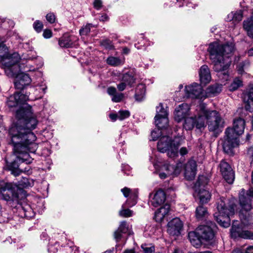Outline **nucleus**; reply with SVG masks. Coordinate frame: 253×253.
Instances as JSON below:
<instances>
[{"instance_id": "nucleus-1", "label": "nucleus", "mask_w": 253, "mask_h": 253, "mask_svg": "<svg viewBox=\"0 0 253 253\" xmlns=\"http://www.w3.org/2000/svg\"><path fill=\"white\" fill-rule=\"evenodd\" d=\"M28 100L29 94L19 92L10 96L6 101L9 108L20 107L16 112V121L8 130V144L12 146L19 161L27 164L33 161L29 152L34 153L38 147L35 142L37 137L32 131L36 128L38 121L33 116L31 107L25 103Z\"/></svg>"}, {"instance_id": "nucleus-2", "label": "nucleus", "mask_w": 253, "mask_h": 253, "mask_svg": "<svg viewBox=\"0 0 253 253\" xmlns=\"http://www.w3.org/2000/svg\"><path fill=\"white\" fill-rule=\"evenodd\" d=\"M234 50V44L232 43L222 44L214 42L209 44L208 51L215 71H225L228 68L230 65L229 55Z\"/></svg>"}, {"instance_id": "nucleus-3", "label": "nucleus", "mask_w": 253, "mask_h": 253, "mask_svg": "<svg viewBox=\"0 0 253 253\" xmlns=\"http://www.w3.org/2000/svg\"><path fill=\"white\" fill-rule=\"evenodd\" d=\"M245 127V120L239 118L234 121L233 128L228 127L226 129L223 144V148L226 153L233 154V149L239 144L238 135L243 133Z\"/></svg>"}, {"instance_id": "nucleus-4", "label": "nucleus", "mask_w": 253, "mask_h": 253, "mask_svg": "<svg viewBox=\"0 0 253 253\" xmlns=\"http://www.w3.org/2000/svg\"><path fill=\"white\" fill-rule=\"evenodd\" d=\"M34 185L32 180L23 178L18 184L0 181V197L6 201H16L18 200V192L22 188L32 187Z\"/></svg>"}, {"instance_id": "nucleus-5", "label": "nucleus", "mask_w": 253, "mask_h": 253, "mask_svg": "<svg viewBox=\"0 0 253 253\" xmlns=\"http://www.w3.org/2000/svg\"><path fill=\"white\" fill-rule=\"evenodd\" d=\"M236 206L232 201L228 202L224 198L220 199L217 203L218 212L214 214V217L220 225L228 227L230 224V217L235 213Z\"/></svg>"}, {"instance_id": "nucleus-6", "label": "nucleus", "mask_w": 253, "mask_h": 253, "mask_svg": "<svg viewBox=\"0 0 253 253\" xmlns=\"http://www.w3.org/2000/svg\"><path fill=\"white\" fill-rule=\"evenodd\" d=\"M199 109L201 110V114L205 122L207 120L208 128L210 131H217L223 126V121L217 111L209 110L204 103L200 104Z\"/></svg>"}, {"instance_id": "nucleus-7", "label": "nucleus", "mask_w": 253, "mask_h": 253, "mask_svg": "<svg viewBox=\"0 0 253 253\" xmlns=\"http://www.w3.org/2000/svg\"><path fill=\"white\" fill-rule=\"evenodd\" d=\"M179 145L180 143L176 140H172L168 136H163L158 142L157 148L158 151L162 153L167 152L169 157L174 158L178 156V148Z\"/></svg>"}, {"instance_id": "nucleus-8", "label": "nucleus", "mask_w": 253, "mask_h": 253, "mask_svg": "<svg viewBox=\"0 0 253 253\" xmlns=\"http://www.w3.org/2000/svg\"><path fill=\"white\" fill-rule=\"evenodd\" d=\"M248 154L253 162V146L250 147L248 151ZM252 181L253 183V170L252 175ZM251 198H253V189H250L246 193L244 189H242L239 193V202L242 208L246 211L252 209Z\"/></svg>"}, {"instance_id": "nucleus-9", "label": "nucleus", "mask_w": 253, "mask_h": 253, "mask_svg": "<svg viewBox=\"0 0 253 253\" xmlns=\"http://www.w3.org/2000/svg\"><path fill=\"white\" fill-rule=\"evenodd\" d=\"M237 222L234 221L231 229V236L233 238L241 237L245 239L253 240V232L244 228L251 226L250 224L247 223L245 220H242L240 226L236 225Z\"/></svg>"}, {"instance_id": "nucleus-10", "label": "nucleus", "mask_w": 253, "mask_h": 253, "mask_svg": "<svg viewBox=\"0 0 253 253\" xmlns=\"http://www.w3.org/2000/svg\"><path fill=\"white\" fill-rule=\"evenodd\" d=\"M215 227V223L210 221L207 223V225L203 224L199 226L196 230V233L203 241H210L214 236L213 229Z\"/></svg>"}, {"instance_id": "nucleus-11", "label": "nucleus", "mask_w": 253, "mask_h": 253, "mask_svg": "<svg viewBox=\"0 0 253 253\" xmlns=\"http://www.w3.org/2000/svg\"><path fill=\"white\" fill-rule=\"evenodd\" d=\"M181 164L176 165L165 164L161 168L159 176L161 179H165L170 175H177L181 169Z\"/></svg>"}, {"instance_id": "nucleus-12", "label": "nucleus", "mask_w": 253, "mask_h": 253, "mask_svg": "<svg viewBox=\"0 0 253 253\" xmlns=\"http://www.w3.org/2000/svg\"><path fill=\"white\" fill-rule=\"evenodd\" d=\"M184 119L185 122L183 124V127L186 130H191L194 126H196L198 129L205 127V120L203 118L200 109L198 118L187 117Z\"/></svg>"}, {"instance_id": "nucleus-13", "label": "nucleus", "mask_w": 253, "mask_h": 253, "mask_svg": "<svg viewBox=\"0 0 253 253\" xmlns=\"http://www.w3.org/2000/svg\"><path fill=\"white\" fill-rule=\"evenodd\" d=\"M183 228V223L178 217L169 221L167 224L168 233L172 236L177 237L181 234Z\"/></svg>"}, {"instance_id": "nucleus-14", "label": "nucleus", "mask_w": 253, "mask_h": 253, "mask_svg": "<svg viewBox=\"0 0 253 253\" xmlns=\"http://www.w3.org/2000/svg\"><path fill=\"white\" fill-rule=\"evenodd\" d=\"M185 92L187 98L202 99L204 96L202 87L197 83H193L186 86Z\"/></svg>"}, {"instance_id": "nucleus-15", "label": "nucleus", "mask_w": 253, "mask_h": 253, "mask_svg": "<svg viewBox=\"0 0 253 253\" xmlns=\"http://www.w3.org/2000/svg\"><path fill=\"white\" fill-rule=\"evenodd\" d=\"M36 57V53L34 51H31L30 53L26 55H22L21 56V61L19 66L20 71V73H24L27 72H32L35 71V68L27 64L28 60H33Z\"/></svg>"}, {"instance_id": "nucleus-16", "label": "nucleus", "mask_w": 253, "mask_h": 253, "mask_svg": "<svg viewBox=\"0 0 253 253\" xmlns=\"http://www.w3.org/2000/svg\"><path fill=\"white\" fill-rule=\"evenodd\" d=\"M14 81L15 87L19 90H23L27 86L30 85L32 80L28 74L19 72L15 76Z\"/></svg>"}, {"instance_id": "nucleus-17", "label": "nucleus", "mask_w": 253, "mask_h": 253, "mask_svg": "<svg viewBox=\"0 0 253 253\" xmlns=\"http://www.w3.org/2000/svg\"><path fill=\"white\" fill-rule=\"evenodd\" d=\"M190 106L187 103H182L175 109L174 120L178 123L181 122L190 115Z\"/></svg>"}, {"instance_id": "nucleus-18", "label": "nucleus", "mask_w": 253, "mask_h": 253, "mask_svg": "<svg viewBox=\"0 0 253 253\" xmlns=\"http://www.w3.org/2000/svg\"><path fill=\"white\" fill-rule=\"evenodd\" d=\"M197 164L194 160H189L185 167L184 176L188 180H192L196 175Z\"/></svg>"}, {"instance_id": "nucleus-19", "label": "nucleus", "mask_w": 253, "mask_h": 253, "mask_svg": "<svg viewBox=\"0 0 253 253\" xmlns=\"http://www.w3.org/2000/svg\"><path fill=\"white\" fill-rule=\"evenodd\" d=\"M245 108L249 112H253V88L247 89L242 95Z\"/></svg>"}, {"instance_id": "nucleus-20", "label": "nucleus", "mask_w": 253, "mask_h": 253, "mask_svg": "<svg viewBox=\"0 0 253 253\" xmlns=\"http://www.w3.org/2000/svg\"><path fill=\"white\" fill-rule=\"evenodd\" d=\"M166 200V195L162 190L157 191L154 195L153 197L150 200L151 205L154 207H157L162 205Z\"/></svg>"}, {"instance_id": "nucleus-21", "label": "nucleus", "mask_w": 253, "mask_h": 253, "mask_svg": "<svg viewBox=\"0 0 253 253\" xmlns=\"http://www.w3.org/2000/svg\"><path fill=\"white\" fill-rule=\"evenodd\" d=\"M77 41V38L74 36L64 35L58 41L59 45L62 47H72Z\"/></svg>"}, {"instance_id": "nucleus-22", "label": "nucleus", "mask_w": 253, "mask_h": 253, "mask_svg": "<svg viewBox=\"0 0 253 253\" xmlns=\"http://www.w3.org/2000/svg\"><path fill=\"white\" fill-rule=\"evenodd\" d=\"M199 76L202 84H206L211 80V76L210 70L207 65H203L199 71Z\"/></svg>"}, {"instance_id": "nucleus-23", "label": "nucleus", "mask_w": 253, "mask_h": 253, "mask_svg": "<svg viewBox=\"0 0 253 253\" xmlns=\"http://www.w3.org/2000/svg\"><path fill=\"white\" fill-rule=\"evenodd\" d=\"M243 28L248 36L253 38V12L243 22Z\"/></svg>"}, {"instance_id": "nucleus-24", "label": "nucleus", "mask_w": 253, "mask_h": 253, "mask_svg": "<svg viewBox=\"0 0 253 253\" xmlns=\"http://www.w3.org/2000/svg\"><path fill=\"white\" fill-rule=\"evenodd\" d=\"M107 93L112 96V101L114 102H120L124 98L123 93H118L115 87L110 86L107 89Z\"/></svg>"}, {"instance_id": "nucleus-25", "label": "nucleus", "mask_w": 253, "mask_h": 253, "mask_svg": "<svg viewBox=\"0 0 253 253\" xmlns=\"http://www.w3.org/2000/svg\"><path fill=\"white\" fill-rule=\"evenodd\" d=\"M188 238L191 244L197 248L201 246L203 241L198 233H196V231L190 232L188 233Z\"/></svg>"}, {"instance_id": "nucleus-26", "label": "nucleus", "mask_w": 253, "mask_h": 253, "mask_svg": "<svg viewBox=\"0 0 253 253\" xmlns=\"http://www.w3.org/2000/svg\"><path fill=\"white\" fill-rule=\"evenodd\" d=\"M18 210L21 217L30 218L34 216L32 209L28 205H25L24 206H20L18 207Z\"/></svg>"}, {"instance_id": "nucleus-27", "label": "nucleus", "mask_w": 253, "mask_h": 253, "mask_svg": "<svg viewBox=\"0 0 253 253\" xmlns=\"http://www.w3.org/2000/svg\"><path fill=\"white\" fill-rule=\"evenodd\" d=\"M128 229V225L125 221H122L117 230L114 232V238L118 242L122 238V233H126Z\"/></svg>"}, {"instance_id": "nucleus-28", "label": "nucleus", "mask_w": 253, "mask_h": 253, "mask_svg": "<svg viewBox=\"0 0 253 253\" xmlns=\"http://www.w3.org/2000/svg\"><path fill=\"white\" fill-rule=\"evenodd\" d=\"M198 191V194L200 203L202 204L208 203L211 199V195L209 191L206 189H196Z\"/></svg>"}, {"instance_id": "nucleus-29", "label": "nucleus", "mask_w": 253, "mask_h": 253, "mask_svg": "<svg viewBox=\"0 0 253 253\" xmlns=\"http://www.w3.org/2000/svg\"><path fill=\"white\" fill-rule=\"evenodd\" d=\"M155 123L158 128L161 130L167 128L169 120L168 116H161L158 118H155Z\"/></svg>"}, {"instance_id": "nucleus-30", "label": "nucleus", "mask_w": 253, "mask_h": 253, "mask_svg": "<svg viewBox=\"0 0 253 253\" xmlns=\"http://www.w3.org/2000/svg\"><path fill=\"white\" fill-rule=\"evenodd\" d=\"M208 215V212L206 207L198 206L196 210V217L198 220H202Z\"/></svg>"}, {"instance_id": "nucleus-31", "label": "nucleus", "mask_w": 253, "mask_h": 253, "mask_svg": "<svg viewBox=\"0 0 253 253\" xmlns=\"http://www.w3.org/2000/svg\"><path fill=\"white\" fill-rule=\"evenodd\" d=\"M208 182L209 179L206 176L200 175L196 182L195 188L196 189H203Z\"/></svg>"}, {"instance_id": "nucleus-32", "label": "nucleus", "mask_w": 253, "mask_h": 253, "mask_svg": "<svg viewBox=\"0 0 253 253\" xmlns=\"http://www.w3.org/2000/svg\"><path fill=\"white\" fill-rule=\"evenodd\" d=\"M145 92V86L142 84H139L136 88L135 94L136 100L139 101H141L144 96Z\"/></svg>"}, {"instance_id": "nucleus-33", "label": "nucleus", "mask_w": 253, "mask_h": 253, "mask_svg": "<svg viewBox=\"0 0 253 253\" xmlns=\"http://www.w3.org/2000/svg\"><path fill=\"white\" fill-rule=\"evenodd\" d=\"M121 80L126 83V84L130 86H131L135 82V79L132 73H126L124 74L123 75Z\"/></svg>"}, {"instance_id": "nucleus-34", "label": "nucleus", "mask_w": 253, "mask_h": 253, "mask_svg": "<svg viewBox=\"0 0 253 253\" xmlns=\"http://www.w3.org/2000/svg\"><path fill=\"white\" fill-rule=\"evenodd\" d=\"M108 64L112 66H118L124 64V61L118 57L110 56L107 59Z\"/></svg>"}, {"instance_id": "nucleus-35", "label": "nucleus", "mask_w": 253, "mask_h": 253, "mask_svg": "<svg viewBox=\"0 0 253 253\" xmlns=\"http://www.w3.org/2000/svg\"><path fill=\"white\" fill-rule=\"evenodd\" d=\"M161 116H168V113L167 110L164 108L162 103H160L156 107V115L155 118H158Z\"/></svg>"}, {"instance_id": "nucleus-36", "label": "nucleus", "mask_w": 253, "mask_h": 253, "mask_svg": "<svg viewBox=\"0 0 253 253\" xmlns=\"http://www.w3.org/2000/svg\"><path fill=\"white\" fill-rule=\"evenodd\" d=\"M225 173L226 175H222L223 178L227 183L229 184H232L234 180L235 174L231 167L230 168V170H228Z\"/></svg>"}, {"instance_id": "nucleus-37", "label": "nucleus", "mask_w": 253, "mask_h": 253, "mask_svg": "<svg viewBox=\"0 0 253 253\" xmlns=\"http://www.w3.org/2000/svg\"><path fill=\"white\" fill-rule=\"evenodd\" d=\"M221 89L222 85L221 84H215L210 85L208 88V91L209 93L215 95L220 92Z\"/></svg>"}, {"instance_id": "nucleus-38", "label": "nucleus", "mask_w": 253, "mask_h": 253, "mask_svg": "<svg viewBox=\"0 0 253 253\" xmlns=\"http://www.w3.org/2000/svg\"><path fill=\"white\" fill-rule=\"evenodd\" d=\"M242 85V81L239 78L235 79L233 82L228 86L229 90L231 91L237 90Z\"/></svg>"}, {"instance_id": "nucleus-39", "label": "nucleus", "mask_w": 253, "mask_h": 253, "mask_svg": "<svg viewBox=\"0 0 253 253\" xmlns=\"http://www.w3.org/2000/svg\"><path fill=\"white\" fill-rule=\"evenodd\" d=\"M137 193L136 192L131 193L129 198L126 201V204L128 207H132L136 204Z\"/></svg>"}, {"instance_id": "nucleus-40", "label": "nucleus", "mask_w": 253, "mask_h": 253, "mask_svg": "<svg viewBox=\"0 0 253 253\" xmlns=\"http://www.w3.org/2000/svg\"><path fill=\"white\" fill-rule=\"evenodd\" d=\"M125 205L123 204L122 207V210L119 211V215L124 217H130L133 214V211L128 209H125Z\"/></svg>"}, {"instance_id": "nucleus-41", "label": "nucleus", "mask_w": 253, "mask_h": 253, "mask_svg": "<svg viewBox=\"0 0 253 253\" xmlns=\"http://www.w3.org/2000/svg\"><path fill=\"white\" fill-rule=\"evenodd\" d=\"M219 167L220 172L222 175H226L225 172L228 170H230V166L224 160L221 161Z\"/></svg>"}, {"instance_id": "nucleus-42", "label": "nucleus", "mask_w": 253, "mask_h": 253, "mask_svg": "<svg viewBox=\"0 0 253 253\" xmlns=\"http://www.w3.org/2000/svg\"><path fill=\"white\" fill-rule=\"evenodd\" d=\"M92 27V24H88L83 26L80 30V34L81 35H86L90 31V28Z\"/></svg>"}, {"instance_id": "nucleus-43", "label": "nucleus", "mask_w": 253, "mask_h": 253, "mask_svg": "<svg viewBox=\"0 0 253 253\" xmlns=\"http://www.w3.org/2000/svg\"><path fill=\"white\" fill-rule=\"evenodd\" d=\"M118 119L122 121L130 116V113L128 111L126 110H121L118 113Z\"/></svg>"}, {"instance_id": "nucleus-44", "label": "nucleus", "mask_w": 253, "mask_h": 253, "mask_svg": "<svg viewBox=\"0 0 253 253\" xmlns=\"http://www.w3.org/2000/svg\"><path fill=\"white\" fill-rule=\"evenodd\" d=\"M141 248L143 249L144 253H155V247L154 246L142 245Z\"/></svg>"}, {"instance_id": "nucleus-45", "label": "nucleus", "mask_w": 253, "mask_h": 253, "mask_svg": "<svg viewBox=\"0 0 253 253\" xmlns=\"http://www.w3.org/2000/svg\"><path fill=\"white\" fill-rule=\"evenodd\" d=\"M162 134V130L158 128L157 130H153L151 132L152 140L153 141L156 140Z\"/></svg>"}, {"instance_id": "nucleus-46", "label": "nucleus", "mask_w": 253, "mask_h": 253, "mask_svg": "<svg viewBox=\"0 0 253 253\" xmlns=\"http://www.w3.org/2000/svg\"><path fill=\"white\" fill-rule=\"evenodd\" d=\"M34 29L38 33L41 32L43 28V24L39 20H36L33 24Z\"/></svg>"}, {"instance_id": "nucleus-47", "label": "nucleus", "mask_w": 253, "mask_h": 253, "mask_svg": "<svg viewBox=\"0 0 253 253\" xmlns=\"http://www.w3.org/2000/svg\"><path fill=\"white\" fill-rule=\"evenodd\" d=\"M234 22L238 23L242 20L243 18V14L241 11H236L233 12Z\"/></svg>"}, {"instance_id": "nucleus-48", "label": "nucleus", "mask_w": 253, "mask_h": 253, "mask_svg": "<svg viewBox=\"0 0 253 253\" xmlns=\"http://www.w3.org/2000/svg\"><path fill=\"white\" fill-rule=\"evenodd\" d=\"M158 210L160 212H161L164 216H165L169 212V205H165L164 207H161Z\"/></svg>"}, {"instance_id": "nucleus-49", "label": "nucleus", "mask_w": 253, "mask_h": 253, "mask_svg": "<svg viewBox=\"0 0 253 253\" xmlns=\"http://www.w3.org/2000/svg\"><path fill=\"white\" fill-rule=\"evenodd\" d=\"M164 217L165 216L160 212L159 210L155 212V218L156 221L160 222L163 220Z\"/></svg>"}, {"instance_id": "nucleus-50", "label": "nucleus", "mask_w": 253, "mask_h": 253, "mask_svg": "<svg viewBox=\"0 0 253 253\" xmlns=\"http://www.w3.org/2000/svg\"><path fill=\"white\" fill-rule=\"evenodd\" d=\"M46 19L47 21L50 23H53L55 22V16L52 13H48L46 16Z\"/></svg>"}, {"instance_id": "nucleus-51", "label": "nucleus", "mask_w": 253, "mask_h": 253, "mask_svg": "<svg viewBox=\"0 0 253 253\" xmlns=\"http://www.w3.org/2000/svg\"><path fill=\"white\" fill-rule=\"evenodd\" d=\"M126 85H127L126 84V83H125L121 80V83L118 84L117 86L119 91H122L126 89Z\"/></svg>"}, {"instance_id": "nucleus-52", "label": "nucleus", "mask_w": 253, "mask_h": 253, "mask_svg": "<svg viewBox=\"0 0 253 253\" xmlns=\"http://www.w3.org/2000/svg\"><path fill=\"white\" fill-rule=\"evenodd\" d=\"M94 7L97 10L101 9L102 7V2L101 0H94L93 2Z\"/></svg>"}, {"instance_id": "nucleus-53", "label": "nucleus", "mask_w": 253, "mask_h": 253, "mask_svg": "<svg viewBox=\"0 0 253 253\" xmlns=\"http://www.w3.org/2000/svg\"><path fill=\"white\" fill-rule=\"evenodd\" d=\"M52 36V31L49 29H45L43 32V36L45 39H49Z\"/></svg>"}, {"instance_id": "nucleus-54", "label": "nucleus", "mask_w": 253, "mask_h": 253, "mask_svg": "<svg viewBox=\"0 0 253 253\" xmlns=\"http://www.w3.org/2000/svg\"><path fill=\"white\" fill-rule=\"evenodd\" d=\"M102 44L106 47V48L111 49L113 47L111 42L108 40L103 41Z\"/></svg>"}, {"instance_id": "nucleus-55", "label": "nucleus", "mask_w": 253, "mask_h": 253, "mask_svg": "<svg viewBox=\"0 0 253 253\" xmlns=\"http://www.w3.org/2000/svg\"><path fill=\"white\" fill-rule=\"evenodd\" d=\"M121 191L123 192L124 195L126 197H127L128 196H130V194L131 193L130 192V189L126 187L122 189Z\"/></svg>"}, {"instance_id": "nucleus-56", "label": "nucleus", "mask_w": 253, "mask_h": 253, "mask_svg": "<svg viewBox=\"0 0 253 253\" xmlns=\"http://www.w3.org/2000/svg\"><path fill=\"white\" fill-rule=\"evenodd\" d=\"M11 173L15 176L19 175L22 172L19 169H11Z\"/></svg>"}, {"instance_id": "nucleus-57", "label": "nucleus", "mask_w": 253, "mask_h": 253, "mask_svg": "<svg viewBox=\"0 0 253 253\" xmlns=\"http://www.w3.org/2000/svg\"><path fill=\"white\" fill-rule=\"evenodd\" d=\"M188 152V149L185 147H181L179 150V153L181 156H183L186 155Z\"/></svg>"}, {"instance_id": "nucleus-58", "label": "nucleus", "mask_w": 253, "mask_h": 253, "mask_svg": "<svg viewBox=\"0 0 253 253\" xmlns=\"http://www.w3.org/2000/svg\"><path fill=\"white\" fill-rule=\"evenodd\" d=\"M130 169V167L127 165H123L122 166V170L125 173L128 175L129 173L127 172V171H129Z\"/></svg>"}, {"instance_id": "nucleus-59", "label": "nucleus", "mask_w": 253, "mask_h": 253, "mask_svg": "<svg viewBox=\"0 0 253 253\" xmlns=\"http://www.w3.org/2000/svg\"><path fill=\"white\" fill-rule=\"evenodd\" d=\"M110 118L112 121H115L117 119H118V114H110L109 115Z\"/></svg>"}, {"instance_id": "nucleus-60", "label": "nucleus", "mask_w": 253, "mask_h": 253, "mask_svg": "<svg viewBox=\"0 0 253 253\" xmlns=\"http://www.w3.org/2000/svg\"><path fill=\"white\" fill-rule=\"evenodd\" d=\"M226 20L228 21H234V15H233V12H231L230 14H229L227 17H226Z\"/></svg>"}, {"instance_id": "nucleus-61", "label": "nucleus", "mask_w": 253, "mask_h": 253, "mask_svg": "<svg viewBox=\"0 0 253 253\" xmlns=\"http://www.w3.org/2000/svg\"><path fill=\"white\" fill-rule=\"evenodd\" d=\"M99 20L101 21H107L108 20V16L106 14H104L99 18Z\"/></svg>"}, {"instance_id": "nucleus-62", "label": "nucleus", "mask_w": 253, "mask_h": 253, "mask_svg": "<svg viewBox=\"0 0 253 253\" xmlns=\"http://www.w3.org/2000/svg\"><path fill=\"white\" fill-rule=\"evenodd\" d=\"M245 253H253V246L248 247L246 250Z\"/></svg>"}, {"instance_id": "nucleus-63", "label": "nucleus", "mask_w": 253, "mask_h": 253, "mask_svg": "<svg viewBox=\"0 0 253 253\" xmlns=\"http://www.w3.org/2000/svg\"><path fill=\"white\" fill-rule=\"evenodd\" d=\"M248 54L249 56H253V48L248 50Z\"/></svg>"}, {"instance_id": "nucleus-64", "label": "nucleus", "mask_w": 253, "mask_h": 253, "mask_svg": "<svg viewBox=\"0 0 253 253\" xmlns=\"http://www.w3.org/2000/svg\"><path fill=\"white\" fill-rule=\"evenodd\" d=\"M232 253H243L239 249L234 250Z\"/></svg>"}]
</instances>
